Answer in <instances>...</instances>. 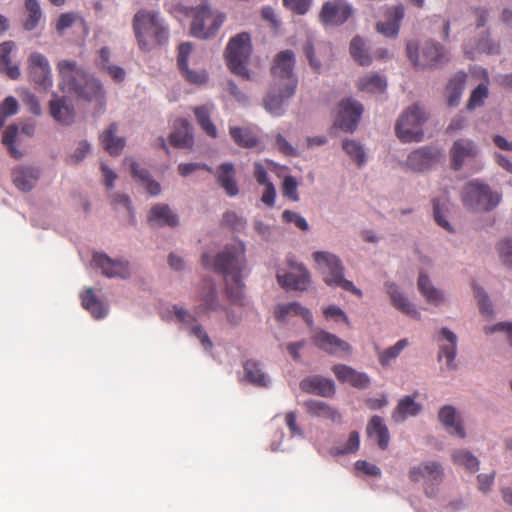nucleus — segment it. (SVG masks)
Wrapping results in <instances>:
<instances>
[{"label": "nucleus", "mask_w": 512, "mask_h": 512, "mask_svg": "<svg viewBox=\"0 0 512 512\" xmlns=\"http://www.w3.org/2000/svg\"><path fill=\"white\" fill-rule=\"evenodd\" d=\"M432 204H433V216H434L435 222L439 226L444 228L446 231L452 232L453 231L452 226L450 225V223L447 220V211H448L447 203L445 201L441 202L439 199H433Z\"/></svg>", "instance_id": "obj_52"}, {"label": "nucleus", "mask_w": 512, "mask_h": 512, "mask_svg": "<svg viewBox=\"0 0 512 512\" xmlns=\"http://www.w3.org/2000/svg\"><path fill=\"white\" fill-rule=\"evenodd\" d=\"M363 112V106L352 99L342 100L339 104L338 123L341 130L352 132L356 129Z\"/></svg>", "instance_id": "obj_16"}, {"label": "nucleus", "mask_w": 512, "mask_h": 512, "mask_svg": "<svg viewBox=\"0 0 512 512\" xmlns=\"http://www.w3.org/2000/svg\"><path fill=\"white\" fill-rule=\"evenodd\" d=\"M323 314L326 319H333L335 321H344L347 325H349V319L347 315L344 313V311L336 306V305H330L324 308Z\"/></svg>", "instance_id": "obj_64"}, {"label": "nucleus", "mask_w": 512, "mask_h": 512, "mask_svg": "<svg viewBox=\"0 0 512 512\" xmlns=\"http://www.w3.org/2000/svg\"><path fill=\"white\" fill-rule=\"evenodd\" d=\"M295 55L291 50L279 52L271 66L274 84L285 86L286 96H293L296 92L298 79L294 74Z\"/></svg>", "instance_id": "obj_10"}, {"label": "nucleus", "mask_w": 512, "mask_h": 512, "mask_svg": "<svg viewBox=\"0 0 512 512\" xmlns=\"http://www.w3.org/2000/svg\"><path fill=\"white\" fill-rule=\"evenodd\" d=\"M16 48L13 41H5L0 44V72L6 74L10 79H17L20 76L18 65L12 64L10 54Z\"/></svg>", "instance_id": "obj_36"}, {"label": "nucleus", "mask_w": 512, "mask_h": 512, "mask_svg": "<svg viewBox=\"0 0 512 512\" xmlns=\"http://www.w3.org/2000/svg\"><path fill=\"white\" fill-rule=\"evenodd\" d=\"M478 147L469 139H458L450 149L451 166L454 170L462 168L466 161L475 159L478 155Z\"/></svg>", "instance_id": "obj_17"}, {"label": "nucleus", "mask_w": 512, "mask_h": 512, "mask_svg": "<svg viewBox=\"0 0 512 512\" xmlns=\"http://www.w3.org/2000/svg\"><path fill=\"white\" fill-rule=\"evenodd\" d=\"M13 183L24 192L30 191L39 179V170L34 167H18L12 172Z\"/></svg>", "instance_id": "obj_32"}, {"label": "nucleus", "mask_w": 512, "mask_h": 512, "mask_svg": "<svg viewBox=\"0 0 512 512\" xmlns=\"http://www.w3.org/2000/svg\"><path fill=\"white\" fill-rule=\"evenodd\" d=\"M184 13L187 16H192L190 32L200 39H209L215 36L222 25L221 17L214 14L206 3L195 8H185Z\"/></svg>", "instance_id": "obj_8"}, {"label": "nucleus", "mask_w": 512, "mask_h": 512, "mask_svg": "<svg viewBox=\"0 0 512 512\" xmlns=\"http://www.w3.org/2000/svg\"><path fill=\"white\" fill-rule=\"evenodd\" d=\"M201 262L205 269L224 275V250L220 247H211L204 251Z\"/></svg>", "instance_id": "obj_39"}, {"label": "nucleus", "mask_w": 512, "mask_h": 512, "mask_svg": "<svg viewBox=\"0 0 512 512\" xmlns=\"http://www.w3.org/2000/svg\"><path fill=\"white\" fill-rule=\"evenodd\" d=\"M132 27L142 51H150L168 42L169 28L157 11L140 9L134 15Z\"/></svg>", "instance_id": "obj_2"}, {"label": "nucleus", "mask_w": 512, "mask_h": 512, "mask_svg": "<svg viewBox=\"0 0 512 512\" xmlns=\"http://www.w3.org/2000/svg\"><path fill=\"white\" fill-rule=\"evenodd\" d=\"M173 310L178 321L192 325L191 333L199 339L203 348L211 350L213 344L202 326L196 323L195 317L188 310L178 306H174Z\"/></svg>", "instance_id": "obj_28"}, {"label": "nucleus", "mask_w": 512, "mask_h": 512, "mask_svg": "<svg viewBox=\"0 0 512 512\" xmlns=\"http://www.w3.org/2000/svg\"><path fill=\"white\" fill-rule=\"evenodd\" d=\"M466 81V74L463 72L457 73L448 83L447 92H448V104L449 106L458 105L464 85Z\"/></svg>", "instance_id": "obj_47"}, {"label": "nucleus", "mask_w": 512, "mask_h": 512, "mask_svg": "<svg viewBox=\"0 0 512 512\" xmlns=\"http://www.w3.org/2000/svg\"><path fill=\"white\" fill-rule=\"evenodd\" d=\"M418 289L426 301L432 305L438 306L444 301L442 292L436 289L428 276L423 273H420L418 278Z\"/></svg>", "instance_id": "obj_43"}, {"label": "nucleus", "mask_w": 512, "mask_h": 512, "mask_svg": "<svg viewBox=\"0 0 512 512\" xmlns=\"http://www.w3.org/2000/svg\"><path fill=\"white\" fill-rule=\"evenodd\" d=\"M21 99L24 105L29 109L31 113H33L34 115L41 114V106L39 104L37 97L33 93L29 91H24L21 94Z\"/></svg>", "instance_id": "obj_61"}, {"label": "nucleus", "mask_w": 512, "mask_h": 512, "mask_svg": "<svg viewBox=\"0 0 512 512\" xmlns=\"http://www.w3.org/2000/svg\"><path fill=\"white\" fill-rule=\"evenodd\" d=\"M287 264L293 270L284 274H277L280 286L293 290H306L310 285V274L303 264L298 263L293 256L287 257Z\"/></svg>", "instance_id": "obj_13"}, {"label": "nucleus", "mask_w": 512, "mask_h": 512, "mask_svg": "<svg viewBox=\"0 0 512 512\" xmlns=\"http://www.w3.org/2000/svg\"><path fill=\"white\" fill-rule=\"evenodd\" d=\"M312 0H283V5L293 13L304 15L308 12Z\"/></svg>", "instance_id": "obj_59"}, {"label": "nucleus", "mask_w": 512, "mask_h": 512, "mask_svg": "<svg viewBox=\"0 0 512 512\" xmlns=\"http://www.w3.org/2000/svg\"><path fill=\"white\" fill-rule=\"evenodd\" d=\"M300 388L304 392L322 397H331L335 394L334 382L321 376H312L303 379L300 382Z\"/></svg>", "instance_id": "obj_25"}, {"label": "nucleus", "mask_w": 512, "mask_h": 512, "mask_svg": "<svg viewBox=\"0 0 512 512\" xmlns=\"http://www.w3.org/2000/svg\"><path fill=\"white\" fill-rule=\"evenodd\" d=\"M282 218L287 223H294L302 231L309 229L307 221L298 213L290 210H285L282 214Z\"/></svg>", "instance_id": "obj_63"}, {"label": "nucleus", "mask_w": 512, "mask_h": 512, "mask_svg": "<svg viewBox=\"0 0 512 512\" xmlns=\"http://www.w3.org/2000/svg\"><path fill=\"white\" fill-rule=\"evenodd\" d=\"M193 45L183 42L178 47L177 66L187 82L194 85H203L208 80L204 69L193 70L189 68L188 59L192 55Z\"/></svg>", "instance_id": "obj_14"}, {"label": "nucleus", "mask_w": 512, "mask_h": 512, "mask_svg": "<svg viewBox=\"0 0 512 512\" xmlns=\"http://www.w3.org/2000/svg\"><path fill=\"white\" fill-rule=\"evenodd\" d=\"M179 124V129L170 134V144L175 148L189 149L194 143L191 126L186 119L179 120Z\"/></svg>", "instance_id": "obj_38"}, {"label": "nucleus", "mask_w": 512, "mask_h": 512, "mask_svg": "<svg viewBox=\"0 0 512 512\" xmlns=\"http://www.w3.org/2000/svg\"><path fill=\"white\" fill-rule=\"evenodd\" d=\"M439 353L438 360L440 361L443 357L446 359V366L450 370L456 369L454 363L457 353V336L450 329L444 327L441 329V338L438 340Z\"/></svg>", "instance_id": "obj_21"}, {"label": "nucleus", "mask_w": 512, "mask_h": 512, "mask_svg": "<svg viewBox=\"0 0 512 512\" xmlns=\"http://www.w3.org/2000/svg\"><path fill=\"white\" fill-rule=\"evenodd\" d=\"M274 315L277 321L284 322L289 316H301L309 327L313 326V317L309 309L298 302L278 304L275 307Z\"/></svg>", "instance_id": "obj_27"}, {"label": "nucleus", "mask_w": 512, "mask_h": 512, "mask_svg": "<svg viewBox=\"0 0 512 512\" xmlns=\"http://www.w3.org/2000/svg\"><path fill=\"white\" fill-rule=\"evenodd\" d=\"M312 340L318 348L329 354H337L338 352L350 353L352 351L350 344L325 330L316 332Z\"/></svg>", "instance_id": "obj_20"}, {"label": "nucleus", "mask_w": 512, "mask_h": 512, "mask_svg": "<svg viewBox=\"0 0 512 512\" xmlns=\"http://www.w3.org/2000/svg\"><path fill=\"white\" fill-rule=\"evenodd\" d=\"M350 54L352 58L361 66H368L371 64L372 59L366 51L364 41L356 36L350 43Z\"/></svg>", "instance_id": "obj_51"}, {"label": "nucleus", "mask_w": 512, "mask_h": 512, "mask_svg": "<svg viewBox=\"0 0 512 512\" xmlns=\"http://www.w3.org/2000/svg\"><path fill=\"white\" fill-rule=\"evenodd\" d=\"M386 87V79L378 74L366 75L357 81V88L366 93H382Z\"/></svg>", "instance_id": "obj_45"}, {"label": "nucleus", "mask_w": 512, "mask_h": 512, "mask_svg": "<svg viewBox=\"0 0 512 512\" xmlns=\"http://www.w3.org/2000/svg\"><path fill=\"white\" fill-rule=\"evenodd\" d=\"M82 306L94 318L101 319L106 316L107 309L103 306L102 302L96 297L92 288H88L81 295Z\"/></svg>", "instance_id": "obj_41"}, {"label": "nucleus", "mask_w": 512, "mask_h": 512, "mask_svg": "<svg viewBox=\"0 0 512 512\" xmlns=\"http://www.w3.org/2000/svg\"><path fill=\"white\" fill-rule=\"evenodd\" d=\"M229 133L234 143L240 147L254 148L259 143L257 134L248 127L231 126Z\"/></svg>", "instance_id": "obj_40"}, {"label": "nucleus", "mask_w": 512, "mask_h": 512, "mask_svg": "<svg viewBox=\"0 0 512 512\" xmlns=\"http://www.w3.org/2000/svg\"><path fill=\"white\" fill-rule=\"evenodd\" d=\"M386 21L378 22L376 30L385 37H396L399 33L400 22L404 18V6L399 4L386 10Z\"/></svg>", "instance_id": "obj_22"}, {"label": "nucleus", "mask_w": 512, "mask_h": 512, "mask_svg": "<svg viewBox=\"0 0 512 512\" xmlns=\"http://www.w3.org/2000/svg\"><path fill=\"white\" fill-rule=\"evenodd\" d=\"M82 306L94 318L101 319L106 316L107 309L103 306L102 302L96 297L92 288H88L81 295Z\"/></svg>", "instance_id": "obj_42"}, {"label": "nucleus", "mask_w": 512, "mask_h": 512, "mask_svg": "<svg viewBox=\"0 0 512 512\" xmlns=\"http://www.w3.org/2000/svg\"><path fill=\"white\" fill-rule=\"evenodd\" d=\"M252 53L249 33L242 32L232 37L226 46V60L230 71L243 80L250 79L248 62Z\"/></svg>", "instance_id": "obj_6"}, {"label": "nucleus", "mask_w": 512, "mask_h": 512, "mask_svg": "<svg viewBox=\"0 0 512 512\" xmlns=\"http://www.w3.org/2000/svg\"><path fill=\"white\" fill-rule=\"evenodd\" d=\"M118 126L116 123L110 124V126L100 135V143L103 149L108 152L111 156H117L121 153L125 147V139L123 137L116 136Z\"/></svg>", "instance_id": "obj_30"}, {"label": "nucleus", "mask_w": 512, "mask_h": 512, "mask_svg": "<svg viewBox=\"0 0 512 512\" xmlns=\"http://www.w3.org/2000/svg\"><path fill=\"white\" fill-rule=\"evenodd\" d=\"M416 394L405 396L399 400L398 405L392 413V419L396 423L405 421L409 416H416L422 409V406L415 401Z\"/></svg>", "instance_id": "obj_33"}, {"label": "nucleus", "mask_w": 512, "mask_h": 512, "mask_svg": "<svg viewBox=\"0 0 512 512\" xmlns=\"http://www.w3.org/2000/svg\"><path fill=\"white\" fill-rule=\"evenodd\" d=\"M441 154L437 149L422 147L411 152L407 158V165L414 171H424L439 161Z\"/></svg>", "instance_id": "obj_19"}, {"label": "nucleus", "mask_w": 512, "mask_h": 512, "mask_svg": "<svg viewBox=\"0 0 512 512\" xmlns=\"http://www.w3.org/2000/svg\"><path fill=\"white\" fill-rule=\"evenodd\" d=\"M149 223L154 226H170L174 227L178 224L177 216L171 211L166 204H157L153 206L148 216Z\"/></svg>", "instance_id": "obj_34"}, {"label": "nucleus", "mask_w": 512, "mask_h": 512, "mask_svg": "<svg viewBox=\"0 0 512 512\" xmlns=\"http://www.w3.org/2000/svg\"><path fill=\"white\" fill-rule=\"evenodd\" d=\"M426 120L425 111L418 104H413L400 115L395 125L396 136L403 143L422 141L423 124Z\"/></svg>", "instance_id": "obj_7"}, {"label": "nucleus", "mask_w": 512, "mask_h": 512, "mask_svg": "<svg viewBox=\"0 0 512 512\" xmlns=\"http://www.w3.org/2000/svg\"><path fill=\"white\" fill-rule=\"evenodd\" d=\"M474 295L478 300L480 313L486 316L492 315V305L490 303L488 295L485 291L478 285L473 286Z\"/></svg>", "instance_id": "obj_56"}, {"label": "nucleus", "mask_w": 512, "mask_h": 512, "mask_svg": "<svg viewBox=\"0 0 512 512\" xmlns=\"http://www.w3.org/2000/svg\"><path fill=\"white\" fill-rule=\"evenodd\" d=\"M283 195L293 201L299 200L297 182L294 177L286 176L283 181Z\"/></svg>", "instance_id": "obj_62"}, {"label": "nucleus", "mask_w": 512, "mask_h": 512, "mask_svg": "<svg viewBox=\"0 0 512 512\" xmlns=\"http://www.w3.org/2000/svg\"><path fill=\"white\" fill-rule=\"evenodd\" d=\"M386 292L389 295L392 305L402 313L413 319H420V313L415 306L410 303L408 298L399 290L395 283L387 282L385 284Z\"/></svg>", "instance_id": "obj_26"}, {"label": "nucleus", "mask_w": 512, "mask_h": 512, "mask_svg": "<svg viewBox=\"0 0 512 512\" xmlns=\"http://www.w3.org/2000/svg\"><path fill=\"white\" fill-rule=\"evenodd\" d=\"M343 149L345 152L355 160L358 165L365 162V152L362 146L354 140H346L343 142Z\"/></svg>", "instance_id": "obj_55"}, {"label": "nucleus", "mask_w": 512, "mask_h": 512, "mask_svg": "<svg viewBox=\"0 0 512 512\" xmlns=\"http://www.w3.org/2000/svg\"><path fill=\"white\" fill-rule=\"evenodd\" d=\"M313 258L323 281L328 286L340 287L358 297H362V291L355 287L353 282L344 278V267L336 255L329 252L316 251L313 253Z\"/></svg>", "instance_id": "obj_4"}, {"label": "nucleus", "mask_w": 512, "mask_h": 512, "mask_svg": "<svg viewBox=\"0 0 512 512\" xmlns=\"http://www.w3.org/2000/svg\"><path fill=\"white\" fill-rule=\"evenodd\" d=\"M408 345L407 339L399 340L395 345L387 348L379 354V362L382 366H388L390 362L398 357Z\"/></svg>", "instance_id": "obj_54"}, {"label": "nucleus", "mask_w": 512, "mask_h": 512, "mask_svg": "<svg viewBox=\"0 0 512 512\" xmlns=\"http://www.w3.org/2000/svg\"><path fill=\"white\" fill-rule=\"evenodd\" d=\"M497 252L503 263L512 269V239L501 240Z\"/></svg>", "instance_id": "obj_58"}, {"label": "nucleus", "mask_w": 512, "mask_h": 512, "mask_svg": "<svg viewBox=\"0 0 512 512\" xmlns=\"http://www.w3.org/2000/svg\"><path fill=\"white\" fill-rule=\"evenodd\" d=\"M463 205L472 211L489 212L501 201V194L493 191L489 185L478 180L468 182L462 189Z\"/></svg>", "instance_id": "obj_5"}, {"label": "nucleus", "mask_w": 512, "mask_h": 512, "mask_svg": "<svg viewBox=\"0 0 512 512\" xmlns=\"http://www.w3.org/2000/svg\"><path fill=\"white\" fill-rule=\"evenodd\" d=\"M31 81L39 90L47 91L52 87V72L47 57L39 52H32L27 60Z\"/></svg>", "instance_id": "obj_12"}, {"label": "nucleus", "mask_w": 512, "mask_h": 512, "mask_svg": "<svg viewBox=\"0 0 512 512\" xmlns=\"http://www.w3.org/2000/svg\"><path fill=\"white\" fill-rule=\"evenodd\" d=\"M62 90L74 93L78 98L96 102L100 107L105 105V90L102 83L88 74L74 60H61L57 63Z\"/></svg>", "instance_id": "obj_1"}, {"label": "nucleus", "mask_w": 512, "mask_h": 512, "mask_svg": "<svg viewBox=\"0 0 512 512\" xmlns=\"http://www.w3.org/2000/svg\"><path fill=\"white\" fill-rule=\"evenodd\" d=\"M488 96V87L486 84H479L471 93L469 102L467 104L468 109H474L483 104L484 100Z\"/></svg>", "instance_id": "obj_57"}, {"label": "nucleus", "mask_w": 512, "mask_h": 512, "mask_svg": "<svg viewBox=\"0 0 512 512\" xmlns=\"http://www.w3.org/2000/svg\"><path fill=\"white\" fill-rule=\"evenodd\" d=\"M92 261L106 277L126 278L130 274L128 262L113 260L106 254L96 253Z\"/></svg>", "instance_id": "obj_18"}, {"label": "nucleus", "mask_w": 512, "mask_h": 512, "mask_svg": "<svg viewBox=\"0 0 512 512\" xmlns=\"http://www.w3.org/2000/svg\"><path fill=\"white\" fill-rule=\"evenodd\" d=\"M17 135L18 127L16 125H9L3 133L2 143L7 147L9 154L13 158L20 159L23 154L15 146Z\"/></svg>", "instance_id": "obj_53"}, {"label": "nucleus", "mask_w": 512, "mask_h": 512, "mask_svg": "<svg viewBox=\"0 0 512 512\" xmlns=\"http://www.w3.org/2000/svg\"><path fill=\"white\" fill-rule=\"evenodd\" d=\"M439 420L452 435L465 438L466 433L461 421L457 418L456 410L451 405L443 406L439 411Z\"/></svg>", "instance_id": "obj_31"}, {"label": "nucleus", "mask_w": 512, "mask_h": 512, "mask_svg": "<svg viewBox=\"0 0 512 512\" xmlns=\"http://www.w3.org/2000/svg\"><path fill=\"white\" fill-rule=\"evenodd\" d=\"M406 51L410 61L418 69L435 67L448 61L444 47L433 41L425 42L421 48L417 43L409 42Z\"/></svg>", "instance_id": "obj_9"}, {"label": "nucleus", "mask_w": 512, "mask_h": 512, "mask_svg": "<svg viewBox=\"0 0 512 512\" xmlns=\"http://www.w3.org/2000/svg\"><path fill=\"white\" fill-rule=\"evenodd\" d=\"M25 8L27 11V17L24 21L23 26L25 30L31 31L38 26L42 18V11L40 8V4L37 0H26Z\"/></svg>", "instance_id": "obj_50"}, {"label": "nucleus", "mask_w": 512, "mask_h": 512, "mask_svg": "<svg viewBox=\"0 0 512 512\" xmlns=\"http://www.w3.org/2000/svg\"><path fill=\"white\" fill-rule=\"evenodd\" d=\"M49 112L52 118L62 125H70L75 118L74 107L66 97L54 95L49 102Z\"/></svg>", "instance_id": "obj_24"}, {"label": "nucleus", "mask_w": 512, "mask_h": 512, "mask_svg": "<svg viewBox=\"0 0 512 512\" xmlns=\"http://www.w3.org/2000/svg\"><path fill=\"white\" fill-rule=\"evenodd\" d=\"M352 13V7L345 2H326L321 8L319 19L325 26H340L352 16Z\"/></svg>", "instance_id": "obj_15"}, {"label": "nucleus", "mask_w": 512, "mask_h": 512, "mask_svg": "<svg viewBox=\"0 0 512 512\" xmlns=\"http://www.w3.org/2000/svg\"><path fill=\"white\" fill-rule=\"evenodd\" d=\"M194 114L197 119L198 124L204 130V132L215 138L217 136V129L215 125L210 120L211 109L207 105L199 106L194 109Z\"/></svg>", "instance_id": "obj_48"}, {"label": "nucleus", "mask_w": 512, "mask_h": 512, "mask_svg": "<svg viewBox=\"0 0 512 512\" xmlns=\"http://www.w3.org/2000/svg\"><path fill=\"white\" fill-rule=\"evenodd\" d=\"M226 301L244 305L242 271L245 268V248L241 241L226 245Z\"/></svg>", "instance_id": "obj_3"}, {"label": "nucleus", "mask_w": 512, "mask_h": 512, "mask_svg": "<svg viewBox=\"0 0 512 512\" xmlns=\"http://www.w3.org/2000/svg\"><path fill=\"white\" fill-rule=\"evenodd\" d=\"M332 371L341 383H348L357 389L367 388L370 379L367 374L358 372L350 366L337 364L332 367Z\"/></svg>", "instance_id": "obj_23"}, {"label": "nucleus", "mask_w": 512, "mask_h": 512, "mask_svg": "<svg viewBox=\"0 0 512 512\" xmlns=\"http://www.w3.org/2000/svg\"><path fill=\"white\" fill-rule=\"evenodd\" d=\"M285 86L274 84L271 92L268 93L264 100L265 109L273 116H280L283 114V105L286 100L292 96H286Z\"/></svg>", "instance_id": "obj_29"}, {"label": "nucleus", "mask_w": 512, "mask_h": 512, "mask_svg": "<svg viewBox=\"0 0 512 512\" xmlns=\"http://www.w3.org/2000/svg\"><path fill=\"white\" fill-rule=\"evenodd\" d=\"M369 437H375L381 450H386L390 442V435L387 426L380 416H373L366 428Z\"/></svg>", "instance_id": "obj_35"}, {"label": "nucleus", "mask_w": 512, "mask_h": 512, "mask_svg": "<svg viewBox=\"0 0 512 512\" xmlns=\"http://www.w3.org/2000/svg\"><path fill=\"white\" fill-rule=\"evenodd\" d=\"M130 166L132 175L146 187L150 195L156 196L161 192L160 184L150 178L148 170L140 168L134 161L131 162Z\"/></svg>", "instance_id": "obj_46"}, {"label": "nucleus", "mask_w": 512, "mask_h": 512, "mask_svg": "<svg viewBox=\"0 0 512 512\" xmlns=\"http://www.w3.org/2000/svg\"><path fill=\"white\" fill-rule=\"evenodd\" d=\"M235 170L231 163H226V195L236 196L239 193L238 185L234 179Z\"/></svg>", "instance_id": "obj_60"}, {"label": "nucleus", "mask_w": 512, "mask_h": 512, "mask_svg": "<svg viewBox=\"0 0 512 512\" xmlns=\"http://www.w3.org/2000/svg\"><path fill=\"white\" fill-rule=\"evenodd\" d=\"M307 412L315 417L329 419L334 423L341 422V414L330 405L318 400H308L305 402Z\"/></svg>", "instance_id": "obj_37"}, {"label": "nucleus", "mask_w": 512, "mask_h": 512, "mask_svg": "<svg viewBox=\"0 0 512 512\" xmlns=\"http://www.w3.org/2000/svg\"><path fill=\"white\" fill-rule=\"evenodd\" d=\"M244 372L246 379L253 385L267 387L269 378L262 370L260 363L254 360H247L244 363Z\"/></svg>", "instance_id": "obj_44"}, {"label": "nucleus", "mask_w": 512, "mask_h": 512, "mask_svg": "<svg viewBox=\"0 0 512 512\" xmlns=\"http://www.w3.org/2000/svg\"><path fill=\"white\" fill-rule=\"evenodd\" d=\"M452 459L456 465L463 466L468 472L474 473L479 469V460L467 450H455Z\"/></svg>", "instance_id": "obj_49"}, {"label": "nucleus", "mask_w": 512, "mask_h": 512, "mask_svg": "<svg viewBox=\"0 0 512 512\" xmlns=\"http://www.w3.org/2000/svg\"><path fill=\"white\" fill-rule=\"evenodd\" d=\"M409 478L413 482L425 481V494L434 497L437 493L436 487L443 481V469L438 462L430 461L414 466L409 470Z\"/></svg>", "instance_id": "obj_11"}]
</instances>
